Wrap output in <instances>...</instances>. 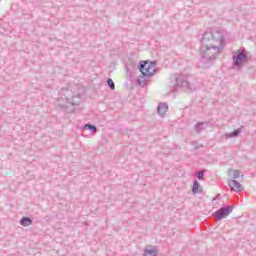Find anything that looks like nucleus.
<instances>
[{
    "instance_id": "1",
    "label": "nucleus",
    "mask_w": 256,
    "mask_h": 256,
    "mask_svg": "<svg viewBox=\"0 0 256 256\" xmlns=\"http://www.w3.org/2000/svg\"><path fill=\"white\" fill-rule=\"evenodd\" d=\"M200 62L209 67L225 47V32L221 29L208 30L200 38Z\"/></svg>"
},
{
    "instance_id": "2",
    "label": "nucleus",
    "mask_w": 256,
    "mask_h": 256,
    "mask_svg": "<svg viewBox=\"0 0 256 256\" xmlns=\"http://www.w3.org/2000/svg\"><path fill=\"white\" fill-rule=\"evenodd\" d=\"M81 92L79 86L75 85L71 89L69 87L63 88L61 97L57 99L58 107H67V105H80Z\"/></svg>"
},
{
    "instance_id": "3",
    "label": "nucleus",
    "mask_w": 256,
    "mask_h": 256,
    "mask_svg": "<svg viewBox=\"0 0 256 256\" xmlns=\"http://www.w3.org/2000/svg\"><path fill=\"white\" fill-rule=\"evenodd\" d=\"M171 81L174 85V91H179V89H183V91H195V84L191 82L193 81L191 76L175 74L171 76Z\"/></svg>"
},
{
    "instance_id": "4",
    "label": "nucleus",
    "mask_w": 256,
    "mask_h": 256,
    "mask_svg": "<svg viewBox=\"0 0 256 256\" xmlns=\"http://www.w3.org/2000/svg\"><path fill=\"white\" fill-rule=\"evenodd\" d=\"M138 69L141 75L137 79V84L139 87H145V85H147V79H150V77L155 75V67L145 61H142L140 62Z\"/></svg>"
},
{
    "instance_id": "5",
    "label": "nucleus",
    "mask_w": 256,
    "mask_h": 256,
    "mask_svg": "<svg viewBox=\"0 0 256 256\" xmlns=\"http://www.w3.org/2000/svg\"><path fill=\"white\" fill-rule=\"evenodd\" d=\"M232 59L233 67H236V69H241V67H243V63H247V61L249 60L247 53H245V49L237 50L233 55Z\"/></svg>"
},
{
    "instance_id": "6",
    "label": "nucleus",
    "mask_w": 256,
    "mask_h": 256,
    "mask_svg": "<svg viewBox=\"0 0 256 256\" xmlns=\"http://www.w3.org/2000/svg\"><path fill=\"white\" fill-rule=\"evenodd\" d=\"M233 206H226V207H221L220 209H218L214 215L216 218V221H221L223 219H225V217H229V215H231V213H233Z\"/></svg>"
},
{
    "instance_id": "7",
    "label": "nucleus",
    "mask_w": 256,
    "mask_h": 256,
    "mask_svg": "<svg viewBox=\"0 0 256 256\" xmlns=\"http://www.w3.org/2000/svg\"><path fill=\"white\" fill-rule=\"evenodd\" d=\"M228 185L232 191H235V193H241V191H243V185L237 180H229Z\"/></svg>"
},
{
    "instance_id": "8",
    "label": "nucleus",
    "mask_w": 256,
    "mask_h": 256,
    "mask_svg": "<svg viewBox=\"0 0 256 256\" xmlns=\"http://www.w3.org/2000/svg\"><path fill=\"white\" fill-rule=\"evenodd\" d=\"M228 177L230 181H235V179H239L241 177V171L230 168L228 170Z\"/></svg>"
},
{
    "instance_id": "9",
    "label": "nucleus",
    "mask_w": 256,
    "mask_h": 256,
    "mask_svg": "<svg viewBox=\"0 0 256 256\" xmlns=\"http://www.w3.org/2000/svg\"><path fill=\"white\" fill-rule=\"evenodd\" d=\"M168 109H169V106L167 105V103H159L157 107V111L160 117H164Z\"/></svg>"
},
{
    "instance_id": "10",
    "label": "nucleus",
    "mask_w": 256,
    "mask_h": 256,
    "mask_svg": "<svg viewBox=\"0 0 256 256\" xmlns=\"http://www.w3.org/2000/svg\"><path fill=\"white\" fill-rule=\"evenodd\" d=\"M33 224V220L29 217H22L20 220V225H22V227H29V225Z\"/></svg>"
},
{
    "instance_id": "11",
    "label": "nucleus",
    "mask_w": 256,
    "mask_h": 256,
    "mask_svg": "<svg viewBox=\"0 0 256 256\" xmlns=\"http://www.w3.org/2000/svg\"><path fill=\"white\" fill-rule=\"evenodd\" d=\"M157 255H159V251H157V249L146 248L143 253V256H157Z\"/></svg>"
},
{
    "instance_id": "12",
    "label": "nucleus",
    "mask_w": 256,
    "mask_h": 256,
    "mask_svg": "<svg viewBox=\"0 0 256 256\" xmlns=\"http://www.w3.org/2000/svg\"><path fill=\"white\" fill-rule=\"evenodd\" d=\"M240 133H241V128H238V129L234 130L233 132L227 133L226 139H231L233 137H239Z\"/></svg>"
},
{
    "instance_id": "13",
    "label": "nucleus",
    "mask_w": 256,
    "mask_h": 256,
    "mask_svg": "<svg viewBox=\"0 0 256 256\" xmlns=\"http://www.w3.org/2000/svg\"><path fill=\"white\" fill-rule=\"evenodd\" d=\"M85 131H91L92 133H97V126L93 125V124H86L84 126Z\"/></svg>"
},
{
    "instance_id": "14",
    "label": "nucleus",
    "mask_w": 256,
    "mask_h": 256,
    "mask_svg": "<svg viewBox=\"0 0 256 256\" xmlns=\"http://www.w3.org/2000/svg\"><path fill=\"white\" fill-rule=\"evenodd\" d=\"M205 125V123L203 122H198V124L195 127V131L197 133H201V131H203L205 128H203V126Z\"/></svg>"
},
{
    "instance_id": "15",
    "label": "nucleus",
    "mask_w": 256,
    "mask_h": 256,
    "mask_svg": "<svg viewBox=\"0 0 256 256\" xmlns=\"http://www.w3.org/2000/svg\"><path fill=\"white\" fill-rule=\"evenodd\" d=\"M192 192L193 193H199V182L197 180H195L194 183H193Z\"/></svg>"
},
{
    "instance_id": "16",
    "label": "nucleus",
    "mask_w": 256,
    "mask_h": 256,
    "mask_svg": "<svg viewBox=\"0 0 256 256\" xmlns=\"http://www.w3.org/2000/svg\"><path fill=\"white\" fill-rule=\"evenodd\" d=\"M107 85H108V87H109L112 91H114V89H115V82H113V79L108 78V79H107Z\"/></svg>"
},
{
    "instance_id": "17",
    "label": "nucleus",
    "mask_w": 256,
    "mask_h": 256,
    "mask_svg": "<svg viewBox=\"0 0 256 256\" xmlns=\"http://www.w3.org/2000/svg\"><path fill=\"white\" fill-rule=\"evenodd\" d=\"M203 175H205V172H203V171H199V172L197 173V177H198V179H199L200 181H203Z\"/></svg>"
}]
</instances>
